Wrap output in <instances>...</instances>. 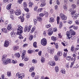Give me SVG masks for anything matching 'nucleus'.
Segmentation results:
<instances>
[{
  "label": "nucleus",
  "instance_id": "f257e3e1",
  "mask_svg": "<svg viewBox=\"0 0 79 79\" xmlns=\"http://www.w3.org/2000/svg\"><path fill=\"white\" fill-rule=\"evenodd\" d=\"M75 34V31H73V30L70 29L69 31H68L66 33L67 39H70L72 35H74Z\"/></svg>",
  "mask_w": 79,
  "mask_h": 79
},
{
  "label": "nucleus",
  "instance_id": "f03ea898",
  "mask_svg": "<svg viewBox=\"0 0 79 79\" xmlns=\"http://www.w3.org/2000/svg\"><path fill=\"white\" fill-rule=\"evenodd\" d=\"M7 55L5 54L2 56V61L5 64H7L8 63H11V60L9 58H7Z\"/></svg>",
  "mask_w": 79,
  "mask_h": 79
},
{
  "label": "nucleus",
  "instance_id": "7ed1b4c3",
  "mask_svg": "<svg viewBox=\"0 0 79 79\" xmlns=\"http://www.w3.org/2000/svg\"><path fill=\"white\" fill-rule=\"evenodd\" d=\"M23 27L20 25H18V28H17L18 31H17V34L19 35L20 34L23 33Z\"/></svg>",
  "mask_w": 79,
  "mask_h": 79
},
{
  "label": "nucleus",
  "instance_id": "20e7f679",
  "mask_svg": "<svg viewBox=\"0 0 79 79\" xmlns=\"http://www.w3.org/2000/svg\"><path fill=\"white\" fill-rule=\"evenodd\" d=\"M24 74L23 73H21L19 74V73L18 72L16 74V76L17 77H18V78L19 79H23V77H24Z\"/></svg>",
  "mask_w": 79,
  "mask_h": 79
},
{
  "label": "nucleus",
  "instance_id": "39448f33",
  "mask_svg": "<svg viewBox=\"0 0 79 79\" xmlns=\"http://www.w3.org/2000/svg\"><path fill=\"white\" fill-rule=\"evenodd\" d=\"M41 43L42 45L45 46V45H46L47 44V40H46L45 38H43L41 40Z\"/></svg>",
  "mask_w": 79,
  "mask_h": 79
},
{
  "label": "nucleus",
  "instance_id": "423d86ee",
  "mask_svg": "<svg viewBox=\"0 0 79 79\" xmlns=\"http://www.w3.org/2000/svg\"><path fill=\"white\" fill-rule=\"evenodd\" d=\"M60 16L61 17V18L62 19V20H66V19H67V17L65 16L63 13H61L60 14Z\"/></svg>",
  "mask_w": 79,
  "mask_h": 79
},
{
  "label": "nucleus",
  "instance_id": "0eeeda50",
  "mask_svg": "<svg viewBox=\"0 0 79 79\" xmlns=\"http://www.w3.org/2000/svg\"><path fill=\"white\" fill-rule=\"evenodd\" d=\"M21 10L19 9H18L15 12V14L16 15H17V16H18L19 15H21Z\"/></svg>",
  "mask_w": 79,
  "mask_h": 79
},
{
  "label": "nucleus",
  "instance_id": "6e6552de",
  "mask_svg": "<svg viewBox=\"0 0 79 79\" xmlns=\"http://www.w3.org/2000/svg\"><path fill=\"white\" fill-rule=\"evenodd\" d=\"M22 60H24L25 61H27L29 58L28 57L26 56L22 55Z\"/></svg>",
  "mask_w": 79,
  "mask_h": 79
},
{
  "label": "nucleus",
  "instance_id": "1a4fd4ad",
  "mask_svg": "<svg viewBox=\"0 0 79 79\" xmlns=\"http://www.w3.org/2000/svg\"><path fill=\"white\" fill-rule=\"evenodd\" d=\"M9 41H8L6 40L4 42V46L5 47H8L9 46Z\"/></svg>",
  "mask_w": 79,
  "mask_h": 79
},
{
  "label": "nucleus",
  "instance_id": "9d476101",
  "mask_svg": "<svg viewBox=\"0 0 79 79\" xmlns=\"http://www.w3.org/2000/svg\"><path fill=\"white\" fill-rule=\"evenodd\" d=\"M53 34V31H52V28H49V29L48 32V34L49 35H52Z\"/></svg>",
  "mask_w": 79,
  "mask_h": 79
},
{
  "label": "nucleus",
  "instance_id": "9b49d317",
  "mask_svg": "<svg viewBox=\"0 0 79 79\" xmlns=\"http://www.w3.org/2000/svg\"><path fill=\"white\" fill-rule=\"evenodd\" d=\"M48 64H50L51 66H55V63L54 61H50L48 63Z\"/></svg>",
  "mask_w": 79,
  "mask_h": 79
},
{
  "label": "nucleus",
  "instance_id": "f8f14e48",
  "mask_svg": "<svg viewBox=\"0 0 79 79\" xmlns=\"http://www.w3.org/2000/svg\"><path fill=\"white\" fill-rule=\"evenodd\" d=\"M10 35L12 37H15L16 36V33L14 32H12L10 33Z\"/></svg>",
  "mask_w": 79,
  "mask_h": 79
},
{
  "label": "nucleus",
  "instance_id": "ddd939ff",
  "mask_svg": "<svg viewBox=\"0 0 79 79\" xmlns=\"http://www.w3.org/2000/svg\"><path fill=\"white\" fill-rule=\"evenodd\" d=\"M7 28L8 30L9 31L12 30V26H11V24H9L8 25Z\"/></svg>",
  "mask_w": 79,
  "mask_h": 79
},
{
  "label": "nucleus",
  "instance_id": "4468645a",
  "mask_svg": "<svg viewBox=\"0 0 79 79\" xmlns=\"http://www.w3.org/2000/svg\"><path fill=\"white\" fill-rule=\"evenodd\" d=\"M51 40H53V41H56V40H57L56 37L54 36L51 37Z\"/></svg>",
  "mask_w": 79,
  "mask_h": 79
},
{
  "label": "nucleus",
  "instance_id": "2eb2a0df",
  "mask_svg": "<svg viewBox=\"0 0 79 79\" xmlns=\"http://www.w3.org/2000/svg\"><path fill=\"white\" fill-rule=\"evenodd\" d=\"M11 4H10L7 5V6H6V9L7 10H10V8H11Z\"/></svg>",
  "mask_w": 79,
  "mask_h": 79
},
{
  "label": "nucleus",
  "instance_id": "dca6fc26",
  "mask_svg": "<svg viewBox=\"0 0 79 79\" xmlns=\"http://www.w3.org/2000/svg\"><path fill=\"white\" fill-rule=\"evenodd\" d=\"M7 75L8 77H10L11 76V71H7Z\"/></svg>",
  "mask_w": 79,
  "mask_h": 79
},
{
  "label": "nucleus",
  "instance_id": "f3484780",
  "mask_svg": "<svg viewBox=\"0 0 79 79\" xmlns=\"http://www.w3.org/2000/svg\"><path fill=\"white\" fill-rule=\"evenodd\" d=\"M77 14H75L72 17L73 19L76 20L77 19Z\"/></svg>",
  "mask_w": 79,
  "mask_h": 79
},
{
  "label": "nucleus",
  "instance_id": "a211bd4d",
  "mask_svg": "<svg viewBox=\"0 0 79 79\" xmlns=\"http://www.w3.org/2000/svg\"><path fill=\"white\" fill-rule=\"evenodd\" d=\"M15 56L18 58H19L20 57V54L19 53H17L15 54Z\"/></svg>",
  "mask_w": 79,
  "mask_h": 79
},
{
  "label": "nucleus",
  "instance_id": "6ab92c4d",
  "mask_svg": "<svg viewBox=\"0 0 79 79\" xmlns=\"http://www.w3.org/2000/svg\"><path fill=\"white\" fill-rule=\"evenodd\" d=\"M1 30L2 32H4L5 33H7V30H6L5 28H2Z\"/></svg>",
  "mask_w": 79,
  "mask_h": 79
},
{
  "label": "nucleus",
  "instance_id": "aec40b11",
  "mask_svg": "<svg viewBox=\"0 0 79 79\" xmlns=\"http://www.w3.org/2000/svg\"><path fill=\"white\" fill-rule=\"evenodd\" d=\"M27 25H26L25 26V28L24 29V31L25 32H27Z\"/></svg>",
  "mask_w": 79,
  "mask_h": 79
},
{
  "label": "nucleus",
  "instance_id": "412c9836",
  "mask_svg": "<svg viewBox=\"0 0 79 79\" xmlns=\"http://www.w3.org/2000/svg\"><path fill=\"white\" fill-rule=\"evenodd\" d=\"M62 55H63V53L61 51H59L57 53V55L58 56H61Z\"/></svg>",
  "mask_w": 79,
  "mask_h": 79
},
{
  "label": "nucleus",
  "instance_id": "4be33fe9",
  "mask_svg": "<svg viewBox=\"0 0 79 79\" xmlns=\"http://www.w3.org/2000/svg\"><path fill=\"white\" fill-rule=\"evenodd\" d=\"M34 71V68L33 67H32L30 68L29 71L30 72H32V71Z\"/></svg>",
  "mask_w": 79,
  "mask_h": 79
},
{
  "label": "nucleus",
  "instance_id": "5701e85b",
  "mask_svg": "<svg viewBox=\"0 0 79 79\" xmlns=\"http://www.w3.org/2000/svg\"><path fill=\"white\" fill-rule=\"evenodd\" d=\"M48 12L45 11L44 12V16L45 15L46 17H48Z\"/></svg>",
  "mask_w": 79,
  "mask_h": 79
},
{
  "label": "nucleus",
  "instance_id": "b1692460",
  "mask_svg": "<svg viewBox=\"0 0 79 79\" xmlns=\"http://www.w3.org/2000/svg\"><path fill=\"white\" fill-rule=\"evenodd\" d=\"M64 9L65 11H67L68 10V7L66 5H65L64 6Z\"/></svg>",
  "mask_w": 79,
  "mask_h": 79
},
{
  "label": "nucleus",
  "instance_id": "393cba45",
  "mask_svg": "<svg viewBox=\"0 0 79 79\" xmlns=\"http://www.w3.org/2000/svg\"><path fill=\"white\" fill-rule=\"evenodd\" d=\"M71 58V56H67L66 57V60H68V61H70Z\"/></svg>",
  "mask_w": 79,
  "mask_h": 79
},
{
  "label": "nucleus",
  "instance_id": "a878e982",
  "mask_svg": "<svg viewBox=\"0 0 79 79\" xmlns=\"http://www.w3.org/2000/svg\"><path fill=\"white\" fill-rule=\"evenodd\" d=\"M54 21H55V20L53 18L51 17L50 18L49 22H53Z\"/></svg>",
  "mask_w": 79,
  "mask_h": 79
},
{
  "label": "nucleus",
  "instance_id": "bb28decb",
  "mask_svg": "<svg viewBox=\"0 0 79 79\" xmlns=\"http://www.w3.org/2000/svg\"><path fill=\"white\" fill-rule=\"evenodd\" d=\"M19 48V47L18 46H14V50H18Z\"/></svg>",
  "mask_w": 79,
  "mask_h": 79
},
{
  "label": "nucleus",
  "instance_id": "cd10ccee",
  "mask_svg": "<svg viewBox=\"0 0 79 79\" xmlns=\"http://www.w3.org/2000/svg\"><path fill=\"white\" fill-rule=\"evenodd\" d=\"M37 20L38 21H41L42 20V19L41 17H37Z\"/></svg>",
  "mask_w": 79,
  "mask_h": 79
},
{
  "label": "nucleus",
  "instance_id": "c85d7f7f",
  "mask_svg": "<svg viewBox=\"0 0 79 79\" xmlns=\"http://www.w3.org/2000/svg\"><path fill=\"white\" fill-rule=\"evenodd\" d=\"M9 11L11 13V14H13V13H15V10H13L11 9L9 10Z\"/></svg>",
  "mask_w": 79,
  "mask_h": 79
},
{
  "label": "nucleus",
  "instance_id": "c756f323",
  "mask_svg": "<svg viewBox=\"0 0 79 79\" xmlns=\"http://www.w3.org/2000/svg\"><path fill=\"white\" fill-rule=\"evenodd\" d=\"M43 10V9L42 8H40L38 9L37 11V13H40V12H41L42 11V10Z\"/></svg>",
  "mask_w": 79,
  "mask_h": 79
},
{
  "label": "nucleus",
  "instance_id": "7c9ffc66",
  "mask_svg": "<svg viewBox=\"0 0 79 79\" xmlns=\"http://www.w3.org/2000/svg\"><path fill=\"white\" fill-rule=\"evenodd\" d=\"M33 47L35 48H37V42H35L33 43Z\"/></svg>",
  "mask_w": 79,
  "mask_h": 79
},
{
  "label": "nucleus",
  "instance_id": "2f4dec72",
  "mask_svg": "<svg viewBox=\"0 0 79 79\" xmlns=\"http://www.w3.org/2000/svg\"><path fill=\"white\" fill-rule=\"evenodd\" d=\"M46 5V3L44 2H42L40 5V6L43 7V6H44Z\"/></svg>",
  "mask_w": 79,
  "mask_h": 79
},
{
  "label": "nucleus",
  "instance_id": "473e14b6",
  "mask_svg": "<svg viewBox=\"0 0 79 79\" xmlns=\"http://www.w3.org/2000/svg\"><path fill=\"white\" fill-rule=\"evenodd\" d=\"M35 72H32L31 74V77H34V76H35Z\"/></svg>",
  "mask_w": 79,
  "mask_h": 79
},
{
  "label": "nucleus",
  "instance_id": "72a5a7b5",
  "mask_svg": "<svg viewBox=\"0 0 79 79\" xmlns=\"http://www.w3.org/2000/svg\"><path fill=\"white\" fill-rule=\"evenodd\" d=\"M27 3H26V2H23V6H24V8H25L26 7H27Z\"/></svg>",
  "mask_w": 79,
  "mask_h": 79
},
{
  "label": "nucleus",
  "instance_id": "f704fd0d",
  "mask_svg": "<svg viewBox=\"0 0 79 79\" xmlns=\"http://www.w3.org/2000/svg\"><path fill=\"white\" fill-rule=\"evenodd\" d=\"M18 35H19V38L20 39H23V36L21 35V34H17Z\"/></svg>",
  "mask_w": 79,
  "mask_h": 79
},
{
  "label": "nucleus",
  "instance_id": "c9c22d12",
  "mask_svg": "<svg viewBox=\"0 0 79 79\" xmlns=\"http://www.w3.org/2000/svg\"><path fill=\"white\" fill-rule=\"evenodd\" d=\"M55 60V61H58V56H54Z\"/></svg>",
  "mask_w": 79,
  "mask_h": 79
},
{
  "label": "nucleus",
  "instance_id": "e433bc0d",
  "mask_svg": "<svg viewBox=\"0 0 79 79\" xmlns=\"http://www.w3.org/2000/svg\"><path fill=\"white\" fill-rule=\"evenodd\" d=\"M29 7H32V5H33V3H32V2H30L29 3Z\"/></svg>",
  "mask_w": 79,
  "mask_h": 79
},
{
  "label": "nucleus",
  "instance_id": "4c0bfd02",
  "mask_svg": "<svg viewBox=\"0 0 79 79\" xmlns=\"http://www.w3.org/2000/svg\"><path fill=\"white\" fill-rule=\"evenodd\" d=\"M72 7L73 8H76V5L75 4H73L72 5Z\"/></svg>",
  "mask_w": 79,
  "mask_h": 79
},
{
  "label": "nucleus",
  "instance_id": "58836bf2",
  "mask_svg": "<svg viewBox=\"0 0 79 79\" xmlns=\"http://www.w3.org/2000/svg\"><path fill=\"white\" fill-rule=\"evenodd\" d=\"M32 63H34L35 64V63H36L37 60H36L35 59H33L32 60Z\"/></svg>",
  "mask_w": 79,
  "mask_h": 79
},
{
  "label": "nucleus",
  "instance_id": "ea45409f",
  "mask_svg": "<svg viewBox=\"0 0 79 79\" xmlns=\"http://www.w3.org/2000/svg\"><path fill=\"white\" fill-rule=\"evenodd\" d=\"M23 9L25 11H27V12H29V9L27 8L26 7H24Z\"/></svg>",
  "mask_w": 79,
  "mask_h": 79
},
{
  "label": "nucleus",
  "instance_id": "a19ab883",
  "mask_svg": "<svg viewBox=\"0 0 79 79\" xmlns=\"http://www.w3.org/2000/svg\"><path fill=\"white\" fill-rule=\"evenodd\" d=\"M41 61L42 63H44V62L45 61V58L44 57H42L41 58Z\"/></svg>",
  "mask_w": 79,
  "mask_h": 79
},
{
  "label": "nucleus",
  "instance_id": "79ce46f5",
  "mask_svg": "<svg viewBox=\"0 0 79 79\" xmlns=\"http://www.w3.org/2000/svg\"><path fill=\"white\" fill-rule=\"evenodd\" d=\"M55 69L56 72H58V67L56 66L55 67Z\"/></svg>",
  "mask_w": 79,
  "mask_h": 79
},
{
  "label": "nucleus",
  "instance_id": "37998d69",
  "mask_svg": "<svg viewBox=\"0 0 79 79\" xmlns=\"http://www.w3.org/2000/svg\"><path fill=\"white\" fill-rule=\"evenodd\" d=\"M54 49H51L50 51H49V53H54Z\"/></svg>",
  "mask_w": 79,
  "mask_h": 79
},
{
  "label": "nucleus",
  "instance_id": "c03bdc74",
  "mask_svg": "<svg viewBox=\"0 0 79 79\" xmlns=\"http://www.w3.org/2000/svg\"><path fill=\"white\" fill-rule=\"evenodd\" d=\"M74 46H72L71 47V51L73 52L74 51Z\"/></svg>",
  "mask_w": 79,
  "mask_h": 79
},
{
  "label": "nucleus",
  "instance_id": "a18cd8bd",
  "mask_svg": "<svg viewBox=\"0 0 79 79\" xmlns=\"http://www.w3.org/2000/svg\"><path fill=\"white\" fill-rule=\"evenodd\" d=\"M60 17H58L57 18V21L58 24V23H59V21H60Z\"/></svg>",
  "mask_w": 79,
  "mask_h": 79
},
{
  "label": "nucleus",
  "instance_id": "49530a36",
  "mask_svg": "<svg viewBox=\"0 0 79 79\" xmlns=\"http://www.w3.org/2000/svg\"><path fill=\"white\" fill-rule=\"evenodd\" d=\"M71 60L72 61H75L76 60V57H73L71 58Z\"/></svg>",
  "mask_w": 79,
  "mask_h": 79
},
{
  "label": "nucleus",
  "instance_id": "de8ad7c7",
  "mask_svg": "<svg viewBox=\"0 0 79 79\" xmlns=\"http://www.w3.org/2000/svg\"><path fill=\"white\" fill-rule=\"evenodd\" d=\"M61 73H62V74H64L65 73V70L64 69H62L61 70Z\"/></svg>",
  "mask_w": 79,
  "mask_h": 79
},
{
  "label": "nucleus",
  "instance_id": "09e8293b",
  "mask_svg": "<svg viewBox=\"0 0 79 79\" xmlns=\"http://www.w3.org/2000/svg\"><path fill=\"white\" fill-rule=\"evenodd\" d=\"M21 21L22 23H23V22L24 21V17H21Z\"/></svg>",
  "mask_w": 79,
  "mask_h": 79
},
{
  "label": "nucleus",
  "instance_id": "8fccbe9b",
  "mask_svg": "<svg viewBox=\"0 0 79 79\" xmlns=\"http://www.w3.org/2000/svg\"><path fill=\"white\" fill-rule=\"evenodd\" d=\"M26 17H27V18H30V15L29 14V13H27L26 14Z\"/></svg>",
  "mask_w": 79,
  "mask_h": 79
},
{
  "label": "nucleus",
  "instance_id": "3c124183",
  "mask_svg": "<svg viewBox=\"0 0 79 79\" xmlns=\"http://www.w3.org/2000/svg\"><path fill=\"white\" fill-rule=\"evenodd\" d=\"M33 21L34 22V24L35 25L36 24H37V20L35 19H34L33 20Z\"/></svg>",
  "mask_w": 79,
  "mask_h": 79
},
{
  "label": "nucleus",
  "instance_id": "603ef678",
  "mask_svg": "<svg viewBox=\"0 0 79 79\" xmlns=\"http://www.w3.org/2000/svg\"><path fill=\"white\" fill-rule=\"evenodd\" d=\"M26 53V51L24 50L23 51V53L22 55H23V56H25V54Z\"/></svg>",
  "mask_w": 79,
  "mask_h": 79
},
{
  "label": "nucleus",
  "instance_id": "864d4df0",
  "mask_svg": "<svg viewBox=\"0 0 79 79\" xmlns=\"http://www.w3.org/2000/svg\"><path fill=\"white\" fill-rule=\"evenodd\" d=\"M75 24H77V25H79V20H76L75 22Z\"/></svg>",
  "mask_w": 79,
  "mask_h": 79
},
{
  "label": "nucleus",
  "instance_id": "5fc2aeb1",
  "mask_svg": "<svg viewBox=\"0 0 79 79\" xmlns=\"http://www.w3.org/2000/svg\"><path fill=\"white\" fill-rule=\"evenodd\" d=\"M23 0H18V3L21 4L22 3V2H23Z\"/></svg>",
  "mask_w": 79,
  "mask_h": 79
},
{
  "label": "nucleus",
  "instance_id": "6e6d98bb",
  "mask_svg": "<svg viewBox=\"0 0 79 79\" xmlns=\"http://www.w3.org/2000/svg\"><path fill=\"white\" fill-rule=\"evenodd\" d=\"M46 28H49V27H51V25H50V24H48L46 25Z\"/></svg>",
  "mask_w": 79,
  "mask_h": 79
},
{
  "label": "nucleus",
  "instance_id": "4d7b16f0",
  "mask_svg": "<svg viewBox=\"0 0 79 79\" xmlns=\"http://www.w3.org/2000/svg\"><path fill=\"white\" fill-rule=\"evenodd\" d=\"M31 26H29L28 27V32H29L31 31Z\"/></svg>",
  "mask_w": 79,
  "mask_h": 79
},
{
  "label": "nucleus",
  "instance_id": "13d9d810",
  "mask_svg": "<svg viewBox=\"0 0 79 79\" xmlns=\"http://www.w3.org/2000/svg\"><path fill=\"white\" fill-rule=\"evenodd\" d=\"M32 39H33V36L32 35H31L29 38L30 40V41H31Z\"/></svg>",
  "mask_w": 79,
  "mask_h": 79
},
{
  "label": "nucleus",
  "instance_id": "bf43d9fd",
  "mask_svg": "<svg viewBox=\"0 0 79 79\" xmlns=\"http://www.w3.org/2000/svg\"><path fill=\"white\" fill-rule=\"evenodd\" d=\"M47 50L48 52H49L50 51V50H51V48L50 47L48 48L47 49Z\"/></svg>",
  "mask_w": 79,
  "mask_h": 79
},
{
  "label": "nucleus",
  "instance_id": "052dcab7",
  "mask_svg": "<svg viewBox=\"0 0 79 79\" xmlns=\"http://www.w3.org/2000/svg\"><path fill=\"white\" fill-rule=\"evenodd\" d=\"M73 29L75 30H77L78 29V27L77 26H74Z\"/></svg>",
  "mask_w": 79,
  "mask_h": 79
},
{
  "label": "nucleus",
  "instance_id": "680f3d73",
  "mask_svg": "<svg viewBox=\"0 0 79 79\" xmlns=\"http://www.w3.org/2000/svg\"><path fill=\"white\" fill-rule=\"evenodd\" d=\"M37 8H38V6H35L34 8V11H37Z\"/></svg>",
  "mask_w": 79,
  "mask_h": 79
},
{
  "label": "nucleus",
  "instance_id": "e2e57ef3",
  "mask_svg": "<svg viewBox=\"0 0 79 79\" xmlns=\"http://www.w3.org/2000/svg\"><path fill=\"white\" fill-rule=\"evenodd\" d=\"M40 77L39 75H37L35 77L34 79H39Z\"/></svg>",
  "mask_w": 79,
  "mask_h": 79
},
{
  "label": "nucleus",
  "instance_id": "0e129e2a",
  "mask_svg": "<svg viewBox=\"0 0 79 79\" xmlns=\"http://www.w3.org/2000/svg\"><path fill=\"white\" fill-rule=\"evenodd\" d=\"M32 50H29L28 51V53H32Z\"/></svg>",
  "mask_w": 79,
  "mask_h": 79
},
{
  "label": "nucleus",
  "instance_id": "69168bd1",
  "mask_svg": "<svg viewBox=\"0 0 79 79\" xmlns=\"http://www.w3.org/2000/svg\"><path fill=\"white\" fill-rule=\"evenodd\" d=\"M67 55V52H65L64 53V57H66V55Z\"/></svg>",
  "mask_w": 79,
  "mask_h": 79
},
{
  "label": "nucleus",
  "instance_id": "338daca9",
  "mask_svg": "<svg viewBox=\"0 0 79 79\" xmlns=\"http://www.w3.org/2000/svg\"><path fill=\"white\" fill-rule=\"evenodd\" d=\"M73 23V21L72 20H70L68 21V23L69 24H71L72 23Z\"/></svg>",
  "mask_w": 79,
  "mask_h": 79
},
{
  "label": "nucleus",
  "instance_id": "774afa93",
  "mask_svg": "<svg viewBox=\"0 0 79 79\" xmlns=\"http://www.w3.org/2000/svg\"><path fill=\"white\" fill-rule=\"evenodd\" d=\"M53 30L54 32H56L57 31V28H56V27H55L54 28Z\"/></svg>",
  "mask_w": 79,
  "mask_h": 79
}]
</instances>
